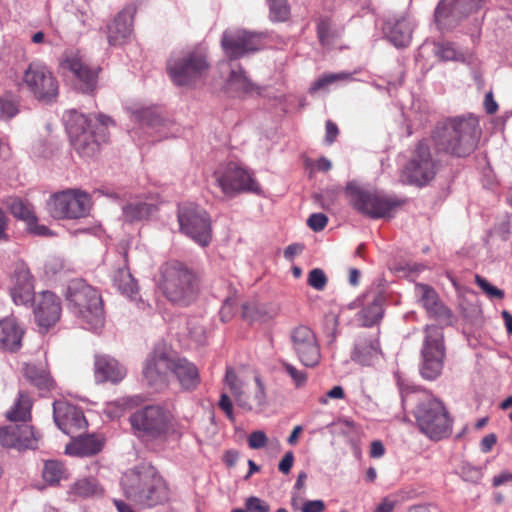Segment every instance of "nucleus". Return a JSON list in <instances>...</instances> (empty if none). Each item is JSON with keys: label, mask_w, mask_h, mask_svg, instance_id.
<instances>
[{"label": "nucleus", "mask_w": 512, "mask_h": 512, "mask_svg": "<svg viewBox=\"0 0 512 512\" xmlns=\"http://www.w3.org/2000/svg\"><path fill=\"white\" fill-rule=\"evenodd\" d=\"M481 133L477 117L457 116L439 122L432 129L430 139L438 153L466 158L476 150Z\"/></svg>", "instance_id": "f257e3e1"}, {"label": "nucleus", "mask_w": 512, "mask_h": 512, "mask_svg": "<svg viewBox=\"0 0 512 512\" xmlns=\"http://www.w3.org/2000/svg\"><path fill=\"white\" fill-rule=\"evenodd\" d=\"M114 121L107 115L92 117L70 110L65 114V126L73 150L82 158H93L109 140L108 126Z\"/></svg>", "instance_id": "f03ea898"}, {"label": "nucleus", "mask_w": 512, "mask_h": 512, "mask_svg": "<svg viewBox=\"0 0 512 512\" xmlns=\"http://www.w3.org/2000/svg\"><path fill=\"white\" fill-rule=\"evenodd\" d=\"M68 308L91 329L104 324L103 301L100 293L81 278L72 279L66 288Z\"/></svg>", "instance_id": "7ed1b4c3"}, {"label": "nucleus", "mask_w": 512, "mask_h": 512, "mask_svg": "<svg viewBox=\"0 0 512 512\" xmlns=\"http://www.w3.org/2000/svg\"><path fill=\"white\" fill-rule=\"evenodd\" d=\"M417 404L413 414L422 433L432 440L439 441L452 432V418L444 403L427 393H416Z\"/></svg>", "instance_id": "20e7f679"}, {"label": "nucleus", "mask_w": 512, "mask_h": 512, "mask_svg": "<svg viewBox=\"0 0 512 512\" xmlns=\"http://www.w3.org/2000/svg\"><path fill=\"white\" fill-rule=\"evenodd\" d=\"M161 288L170 302L188 306L197 298L199 280L196 273L185 264L172 261L162 268Z\"/></svg>", "instance_id": "39448f33"}, {"label": "nucleus", "mask_w": 512, "mask_h": 512, "mask_svg": "<svg viewBox=\"0 0 512 512\" xmlns=\"http://www.w3.org/2000/svg\"><path fill=\"white\" fill-rule=\"evenodd\" d=\"M167 73L176 86L192 87L209 71L207 52L202 47H194L174 53L167 60Z\"/></svg>", "instance_id": "423d86ee"}, {"label": "nucleus", "mask_w": 512, "mask_h": 512, "mask_svg": "<svg viewBox=\"0 0 512 512\" xmlns=\"http://www.w3.org/2000/svg\"><path fill=\"white\" fill-rule=\"evenodd\" d=\"M129 422L134 434L144 440H166L176 433L170 414L158 405L138 409Z\"/></svg>", "instance_id": "0eeeda50"}, {"label": "nucleus", "mask_w": 512, "mask_h": 512, "mask_svg": "<svg viewBox=\"0 0 512 512\" xmlns=\"http://www.w3.org/2000/svg\"><path fill=\"white\" fill-rule=\"evenodd\" d=\"M446 348L442 327L426 325L420 350L419 373L428 381L436 380L442 373Z\"/></svg>", "instance_id": "6e6552de"}, {"label": "nucleus", "mask_w": 512, "mask_h": 512, "mask_svg": "<svg viewBox=\"0 0 512 512\" xmlns=\"http://www.w3.org/2000/svg\"><path fill=\"white\" fill-rule=\"evenodd\" d=\"M345 192L353 208L372 219L390 218L392 212L404 203V201L365 190L354 182L347 184Z\"/></svg>", "instance_id": "1a4fd4ad"}, {"label": "nucleus", "mask_w": 512, "mask_h": 512, "mask_svg": "<svg viewBox=\"0 0 512 512\" xmlns=\"http://www.w3.org/2000/svg\"><path fill=\"white\" fill-rule=\"evenodd\" d=\"M430 142L431 139L423 138L414 145L403 170L409 184L424 187L435 178L439 162L432 155Z\"/></svg>", "instance_id": "9d476101"}, {"label": "nucleus", "mask_w": 512, "mask_h": 512, "mask_svg": "<svg viewBox=\"0 0 512 512\" xmlns=\"http://www.w3.org/2000/svg\"><path fill=\"white\" fill-rule=\"evenodd\" d=\"M180 231L195 243L206 247L212 240L210 215L198 205L183 204L178 208Z\"/></svg>", "instance_id": "9b49d317"}, {"label": "nucleus", "mask_w": 512, "mask_h": 512, "mask_svg": "<svg viewBox=\"0 0 512 512\" xmlns=\"http://www.w3.org/2000/svg\"><path fill=\"white\" fill-rule=\"evenodd\" d=\"M174 356V352L165 343L155 345L142 371L143 380L149 387L161 390L168 385Z\"/></svg>", "instance_id": "f8f14e48"}, {"label": "nucleus", "mask_w": 512, "mask_h": 512, "mask_svg": "<svg viewBox=\"0 0 512 512\" xmlns=\"http://www.w3.org/2000/svg\"><path fill=\"white\" fill-rule=\"evenodd\" d=\"M22 85L39 101L51 102L58 95V83L50 69L40 61L25 69Z\"/></svg>", "instance_id": "ddd939ff"}, {"label": "nucleus", "mask_w": 512, "mask_h": 512, "mask_svg": "<svg viewBox=\"0 0 512 512\" xmlns=\"http://www.w3.org/2000/svg\"><path fill=\"white\" fill-rule=\"evenodd\" d=\"M46 208L54 219H77L87 215L89 198L79 190L68 189L51 195Z\"/></svg>", "instance_id": "4468645a"}, {"label": "nucleus", "mask_w": 512, "mask_h": 512, "mask_svg": "<svg viewBox=\"0 0 512 512\" xmlns=\"http://www.w3.org/2000/svg\"><path fill=\"white\" fill-rule=\"evenodd\" d=\"M217 185L227 196H235L242 192L260 195L262 189L253 175L235 162H229L223 170L214 173Z\"/></svg>", "instance_id": "2eb2a0df"}, {"label": "nucleus", "mask_w": 512, "mask_h": 512, "mask_svg": "<svg viewBox=\"0 0 512 512\" xmlns=\"http://www.w3.org/2000/svg\"><path fill=\"white\" fill-rule=\"evenodd\" d=\"M60 66L72 74L76 89L87 94L96 90L100 68L90 66L80 52L66 51L61 57Z\"/></svg>", "instance_id": "dca6fc26"}, {"label": "nucleus", "mask_w": 512, "mask_h": 512, "mask_svg": "<svg viewBox=\"0 0 512 512\" xmlns=\"http://www.w3.org/2000/svg\"><path fill=\"white\" fill-rule=\"evenodd\" d=\"M262 34L245 29L226 30L222 34L221 47L229 60H237L261 47Z\"/></svg>", "instance_id": "f3484780"}, {"label": "nucleus", "mask_w": 512, "mask_h": 512, "mask_svg": "<svg viewBox=\"0 0 512 512\" xmlns=\"http://www.w3.org/2000/svg\"><path fill=\"white\" fill-rule=\"evenodd\" d=\"M482 5L483 0H441L435 9V22L440 29H452Z\"/></svg>", "instance_id": "a211bd4d"}, {"label": "nucleus", "mask_w": 512, "mask_h": 512, "mask_svg": "<svg viewBox=\"0 0 512 512\" xmlns=\"http://www.w3.org/2000/svg\"><path fill=\"white\" fill-rule=\"evenodd\" d=\"M293 351L299 361L306 367L318 365L321 353L317 338L312 329L306 325H298L290 331Z\"/></svg>", "instance_id": "6ab92c4d"}, {"label": "nucleus", "mask_w": 512, "mask_h": 512, "mask_svg": "<svg viewBox=\"0 0 512 512\" xmlns=\"http://www.w3.org/2000/svg\"><path fill=\"white\" fill-rule=\"evenodd\" d=\"M415 293L430 318L442 327L453 324L455 320L453 312L440 300L434 288L427 284H416Z\"/></svg>", "instance_id": "aec40b11"}, {"label": "nucleus", "mask_w": 512, "mask_h": 512, "mask_svg": "<svg viewBox=\"0 0 512 512\" xmlns=\"http://www.w3.org/2000/svg\"><path fill=\"white\" fill-rule=\"evenodd\" d=\"M53 417L57 427L72 438L87 427L82 410L64 401L53 403Z\"/></svg>", "instance_id": "412c9836"}, {"label": "nucleus", "mask_w": 512, "mask_h": 512, "mask_svg": "<svg viewBox=\"0 0 512 512\" xmlns=\"http://www.w3.org/2000/svg\"><path fill=\"white\" fill-rule=\"evenodd\" d=\"M0 444L19 451L37 448V438L27 423L10 424L0 428Z\"/></svg>", "instance_id": "4be33fe9"}, {"label": "nucleus", "mask_w": 512, "mask_h": 512, "mask_svg": "<svg viewBox=\"0 0 512 512\" xmlns=\"http://www.w3.org/2000/svg\"><path fill=\"white\" fill-rule=\"evenodd\" d=\"M381 354L378 332L363 330L356 335L351 360L362 365L370 366Z\"/></svg>", "instance_id": "5701e85b"}, {"label": "nucleus", "mask_w": 512, "mask_h": 512, "mask_svg": "<svg viewBox=\"0 0 512 512\" xmlns=\"http://www.w3.org/2000/svg\"><path fill=\"white\" fill-rule=\"evenodd\" d=\"M154 468L139 465L127 470L121 477V486L127 499L137 503L147 483L152 479Z\"/></svg>", "instance_id": "b1692460"}, {"label": "nucleus", "mask_w": 512, "mask_h": 512, "mask_svg": "<svg viewBox=\"0 0 512 512\" xmlns=\"http://www.w3.org/2000/svg\"><path fill=\"white\" fill-rule=\"evenodd\" d=\"M34 314L38 325L47 331L60 319L61 303L50 291H44L37 302Z\"/></svg>", "instance_id": "393cba45"}, {"label": "nucleus", "mask_w": 512, "mask_h": 512, "mask_svg": "<svg viewBox=\"0 0 512 512\" xmlns=\"http://www.w3.org/2000/svg\"><path fill=\"white\" fill-rule=\"evenodd\" d=\"M126 375V369L116 359L108 355H96L94 376L97 383H118Z\"/></svg>", "instance_id": "a878e982"}, {"label": "nucleus", "mask_w": 512, "mask_h": 512, "mask_svg": "<svg viewBox=\"0 0 512 512\" xmlns=\"http://www.w3.org/2000/svg\"><path fill=\"white\" fill-rule=\"evenodd\" d=\"M134 9L126 8L117 14L107 27V38L110 45L124 44L132 34Z\"/></svg>", "instance_id": "bb28decb"}, {"label": "nucleus", "mask_w": 512, "mask_h": 512, "mask_svg": "<svg viewBox=\"0 0 512 512\" xmlns=\"http://www.w3.org/2000/svg\"><path fill=\"white\" fill-rule=\"evenodd\" d=\"M383 30L394 46L402 48L408 46L412 39L413 24L404 16L391 17L386 20Z\"/></svg>", "instance_id": "cd10ccee"}, {"label": "nucleus", "mask_w": 512, "mask_h": 512, "mask_svg": "<svg viewBox=\"0 0 512 512\" xmlns=\"http://www.w3.org/2000/svg\"><path fill=\"white\" fill-rule=\"evenodd\" d=\"M171 374L185 390H194L200 383L198 368L186 358L174 356Z\"/></svg>", "instance_id": "c85d7f7f"}, {"label": "nucleus", "mask_w": 512, "mask_h": 512, "mask_svg": "<svg viewBox=\"0 0 512 512\" xmlns=\"http://www.w3.org/2000/svg\"><path fill=\"white\" fill-rule=\"evenodd\" d=\"M169 498L168 488L163 478L154 470L152 479L147 483L145 490L137 504L147 507H154L165 503Z\"/></svg>", "instance_id": "c756f323"}, {"label": "nucleus", "mask_w": 512, "mask_h": 512, "mask_svg": "<svg viewBox=\"0 0 512 512\" xmlns=\"http://www.w3.org/2000/svg\"><path fill=\"white\" fill-rule=\"evenodd\" d=\"M24 331L14 318L0 320V349L16 352L22 346Z\"/></svg>", "instance_id": "7c9ffc66"}, {"label": "nucleus", "mask_w": 512, "mask_h": 512, "mask_svg": "<svg viewBox=\"0 0 512 512\" xmlns=\"http://www.w3.org/2000/svg\"><path fill=\"white\" fill-rule=\"evenodd\" d=\"M123 266L119 267L112 276L114 286L124 295L132 297L138 293L137 281L132 276L128 267V252H123Z\"/></svg>", "instance_id": "2f4dec72"}, {"label": "nucleus", "mask_w": 512, "mask_h": 512, "mask_svg": "<svg viewBox=\"0 0 512 512\" xmlns=\"http://www.w3.org/2000/svg\"><path fill=\"white\" fill-rule=\"evenodd\" d=\"M156 210V205L139 200L130 201L122 208L123 218L129 223L147 219Z\"/></svg>", "instance_id": "473e14b6"}, {"label": "nucleus", "mask_w": 512, "mask_h": 512, "mask_svg": "<svg viewBox=\"0 0 512 512\" xmlns=\"http://www.w3.org/2000/svg\"><path fill=\"white\" fill-rule=\"evenodd\" d=\"M104 493L103 487L99 484L97 479L93 477H84L76 480L69 489V494L87 498L93 496H102Z\"/></svg>", "instance_id": "72a5a7b5"}, {"label": "nucleus", "mask_w": 512, "mask_h": 512, "mask_svg": "<svg viewBox=\"0 0 512 512\" xmlns=\"http://www.w3.org/2000/svg\"><path fill=\"white\" fill-rule=\"evenodd\" d=\"M42 478L47 485L57 486L61 480L68 479V472L61 461L46 460L43 464Z\"/></svg>", "instance_id": "f704fd0d"}, {"label": "nucleus", "mask_w": 512, "mask_h": 512, "mask_svg": "<svg viewBox=\"0 0 512 512\" xmlns=\"http://www.w3.org/2000/svg\"><path fill=\"white\" fill-rule=\"evenodd\" d=\"M32 402L29 395L25 392H19L17 401L7 412L6 417L11 422L26 423L31 417Z\"/></svg>", "instance_id": "c9c22d12"}, {"label": "nucleus", "mask_w": 512, "mask_h": 512, "mask_svg": "<svg viewBox=\"0 0 512 512\" xmlns=\"http://www.w3.org/2000/svg\"><path fill=\"white\" fill-rule=\"evenodd\" d=\"M25 376L27 380L38 388L41 394L52 390L55 386L50 374L44 369H40L35 365H27L25 368Z\"/></svg>", "instance_id": "e433bc0d"}, {"label": "nucleus", "mask_w": 512, "mask_h": 512, "mask_svg": "<svg viewBox=\"0 0 512 512\" xmlns=\"http://www.w3.org/2000/svg\"><path fill=\"white\" fill-rule=\"evenodd\" d=\"M383 308L379 298H375L358 313V320L364 327H371L381 320Z\"/></svg>", "instance_id": "4c0bfd02"}, {"label": "nucleus", "mask_w": 512, "mask_h": 512, "mask_svg": "<svg viewBox=\"0 0 512 512\" xmlns=\"http://www.w3.org/2000/svg\"><path fill=\"white\" fill-rule=\"evenodd\" d=\"M228 84L236 91L243 93H252L254 91H257L258 94L260 93L258 91L259 88L248 79L241 67L231 70L228 77Z\"/></svg>", "instance_id": "58836bf2"}, {"label": "nucleus", "mask_w": 512, "mask_h": 512, "mask_svg": "<svg viewBox=\"0 0 512 512\" xmlns=\"http://www.w3.org/2000/svg\"><path fill=\"white\" fill-rule=\"evenodd\" d=\"M76 437L75 448L77 455L92 456L101 451L102 442L94 435L82 436L78 433Z\"/></svg>", "instance_id": "ea45409f"}, {"label": "nucleus", "mask_w": 512, "mask_h": 512, "mask_svg": "<svg viewBox=\"0 0 512 512\" xmlns=\"http://www.w3.org/2000/svg\"><path fill=\"white\" fill-rule=\"evenodd\" d=\"M317 36L320 44L327 47L334 43L339 37V33L332 29L329 18H320L317 23Z\"/></svg>", "instance_id": "a19ab883"}, {"label": "nucleus", "mask_w": 512, "mask_h": 512, "mask_svg": "<svg viewBox=\"0 0 512 512\" xmlns=\"http://www.w3.org/2000/svg\"><path fill=\"white\" fill-rule=\"evenodd\" d=\"M269 18L273 22H285L290 17V7L287 0H274L267 2Z\"/></svg>", "instance_id": "79ce46f5"}, {"label": "nucleus", "mask_w": 512, "mask_h": 512, "mask_svg": "<svg viewBox=\"0 0 512 512\" xmlns=\"http://www.w3.org/2000/svg\"><path fill=\"white\" fill-rule=\"evenodd\" d=\"M34 284L13 285L11 296L16 305H27L34 299Z\"/></svg>", "instance_id": "37998d69"}, {"label": "nucleus", "mask_w": 512, "mask_h": 512, "mask_svg": "<svg viewBox=\"0 0 512 512\" xmlns=\"http://www.w3.org/2000/svg\"><path fill=\"white\" fill-rule=\"evenodd\" d=\"M9 210L11 214L20 220L28 222H33L35 220L34 212L26 205L22 200L15 198L10 201L8 204Z\"/></svg>", "instance_id": "c03bdc74"}, {"label": "nucleus", "mask_w": 512, "mask_h": 512, "mask_svg": "<svg viewBox=\"0 0 512 512\" xmlns=\"http://www.w3.org/2000/svg\"><path fill=\"white\" fill-rule=\"evenodd\" d=\"M134 117L141 125L156 127L162 123V117L155 108H142L134 112Z\"/></svg>", "instance_id": "a18cd8bd"}, {"label": "nucleus", "mask_w": 512, "mask_h": 512, "mask_svg": "<svg viewBox=\"0 0 512 512\" xmlns=\"http://www.w3.org/2000/svg\"><path fill=\"white\" fill-rule=\"evenodd\" d=\"M273 315L264 311L261 306L244 304L242 306V318L249 322H266L271 319Z\"/></svg>", "instance_id": "49530a36"}, {"label": "nucleus", "mask_w": 512, "mask_h": 512, "mask_svg": "<svg viewBox=\"0 0 512 512\" xmlns=\"http://www.w3.org/2000/svg\"><path fill=\"white\" fill-rule=\"evenodd\" d=\"M11 278L13 285L22 286L26 284H33V277L30 273V270L27 264L23 261H17L14 264Z\"/></svg>", "instance_id": "de8ad7c7"}, {"label": "nucleus", "mask_w": 512, "mask_h": 512, "mask_svg": "<svg viewBox=\"0 0 512 512\" xmlns=\"http://www.w3.org/2000/svg\"><path fill=\"white\" fill-rule=\"evenodd\" d=\"M350 76H351L350 73H345V72L325 74V75L319 77L311 85L310 92L313 93V92H316L318 90L325 89L326 87H328L329 85L335 83L336 81H341V80L349 79Z\"/></svg>", "instance_id": "09e8293b"}, {"label": "nucleus", "mask_w": 512, "mask_h": 512, "mask_svg": "<svg viewBox=\"0 0 512 512\" xmlns=\"http://www.w3.org/2000/svg\"><path fill=\"white\" fill-rule=\"evenodd\" d=\"M435 55L444 61L459 60L462 54L458 53L454 45L449 42H437L434 45Z\"/></svg>", "instance_id": "8fccbe9b"}, {"label": "nucleus", "mask_w": 512, "mask_h": 512, "mask_svg": "<svg viewBox=\"0 0 512 512\" xmlns=\"http://www.w3.org/2000/svg\"><path fill=\"white\" fill-rule=\"evenodd\" d=\"M187 326L190 337L197 343H204L206 339V330L203 324V320L197 317H193L188 320Z\"/></svg>", "instance_id": "3c124183"}, {"label": "nucleus", "mask_w": 512, "mask_h": 512, "mask_svg": "<svg viewBox=\"0 0 512 512\" xmlns=\"http://www.w3.org/2000/svg\"><path fill=\"white\" fill-rule=\"evenodd\" d=\"M307 283L313 289L323 291L328 283V278L322 269L314 268L308 274Z\"/></svg>", "instance_id": "603ef678"}, {"label": "nucleus", "mask_w": 512, "mask_h": 512, "mask_svg": "<svg viewBox=\"0 0 512 512\" xmlns=\"http://www.w3.org/2000/svg\"><path fill=\"white\" fill-rule=\"evenodd\" d=\"M282 366L285 372L290 376L296 388H301L307 383V373L299 370L292 364L283 361Z\"/></svg>", "instance_id": "864d4df0"}, {"label": "nucleus", "mask_w": 512, "mask_h": 512, "mask_svg": "<svg viewBox=\"0 0 512 512\" xmlns=\"http://www.w3.org/2000/svg\"><path fill=\"white\" fill-rule=\"evenodd\" d=\"M475 282L486 293L489 298L492 299H503L505 294L504 291L490 284L485 278L480 275H475Z\"/></svg>", "instance_id": "5fc2aeb1"}, {"label": "nucleus", "mask_w": 512, "mask_h": 512, "mask_svg": "<svg viewBox=\"0 0 512 512\" xmlns=\"http://www.w3.org/2000/svg\"><path fill=\"white\" fill-rule=\"evenodd\" d=\"M19 112L18 103L12 99L0 97V119L10 120Z\"/></svg>", "instance_id": "6e6d98bb"}, {"label": "nucleus", "mask_w": 512, "mask_h": 512, "mask_svg": "<svg viewBox=\"0 0 512 512\" xmlns=\"http://www.w3.org/2000/svg\"><path fill=\"white\" fill-rule=\"evenodd\" d=\"M247 512H269L270 506L267 502L256 496H250L245 501Z\"/></svg>", "instance_id": "4d7b16f0"}, {"label": "nucleus", "mask_w": 512, "mask_h": 512, "mask_svg": "<svg viewBox=\"0 0 512 512\" xmlns=\"http://www.w3.org/2000/svg\"><path fill=\"white\" fill-rule=\"evenodd\" d=\"M328 222V218L323 213H313L307 220V225L315 232L322 231Z\"/></svg>", "instance_id": "13d9d810"}, {"label": "nucleus", "mask_w": 512, "mask_h": 512, "mask_svg": "<svg viewBox=\"0 0 512 512\" xmlns=\"http://www.w3.org/2000/svg\"><path fill=\"white\" fill-rule=\"evenodd\" d=\"M268 443L265 432L261 430L253 431L248 437V445L251 449L264 448Z\"/></svg>", "instance_id": "bf43d9fd"}, {"label": "nucleus", "mask_w": 512, "mask_h": 512, "mask_svg": "<svg viewBox=\"0 0 512 512\" xmlns=\"http://www.w3.org/2000/svg\"><path fill=\"white\" fill-rule=\"evenodd\" d=\"M236 309V297L235 296H228L225 298L223 305L220 310V316L222 321L229 320L232 315L235 313Z\"/></svg>", "instance_id": "052dcab7"}, {"label": "nucleus", "mask_w": 512, "mask_h": 512, "mask_svg": "<svg viewBox=\"0 0 512 512\" xmlns=\"http://www.w3.org/2000/svg\"><path fill=\"white\" fill-rule=\"evenodd\" d=\"M218 406L226 414L227 418L230 421L235 420V416L233 413V404H232L231 399L229 398V396L226 393L221 394Z\"/></svg>", "instance_id": "680f3d73"}, {"label": "nucleus", "mask_w": 512, "mask_h": 512, "mask_svg": "<svg viewBox=\"0 0 512 512\" xmlns=\"http://www.w3.org/2000/svg\"><path fill=\"white\" fill-rule=\"evenodd\" d=\"M225 382L230 387L232 393L243 388L242 382L238 379L236 373L231 367L226 369Z\"/></svg>", "instance_id": "e2e57ef3"}, {"label": "nucleus", "mask_w": 512, "mask_h": 512, "mask_svg": "<svg viewBox=\"0 0 512 512\" xmlns=\"http://www.w3.org/2000/svg\"><path fill=\"white\" fill-rule=\"evenodd\" d=\"M325 504L322 500H307L301 507L302 512H323Z\"/></svg>", "instance_id": "0e129e2a"}, {"label": "nucleus", "mask_w": 512, "mask_h": 512, "mask_svg": "<svg viewBox=\"0 0 512 512\" xmlns=\"http://www.w3.org/2000/svg\"><path fill=\"white\" fill-rule=\"evenodd\" d=\"M27 225H28L29 231L37 236H48V235L52 234L48 227L37 223L36 216H35V220L33 222H28Z\"/></svg>", "instance_id": "69168bd1"}, {"label": "nucleus", "mask_w": 512, "mask_h": 512, "mask_svg": "<svg viewBox=\"0 0 512 512\" xmlns=\"http://www.w3.org/2000/svg\"><path fill=\"white\" fill-rule=\"evenodd\" d=\"M294 461V454L292 451H288L281 459L278 469L283 474H288L292 468Z\"/></svg>", "instance_id": "338daca9"}, {"label": "nucleus", "mask_w": 512, "mask_h": 512, "mask_svg": "<svg viewBox=\"0 0 512 512\" xmlns=\"http://www.w3.org/2000/svg\"><path fill=\"white\" fill-rule=\"evenodd\" d=\"M232 394H233L238 406H240L244 409H247V410L252 409V404L250 403L243 388L239 389L238 391L233 392Z\"/></svg>", "instance_id": "774afa93"}]
</instances>
